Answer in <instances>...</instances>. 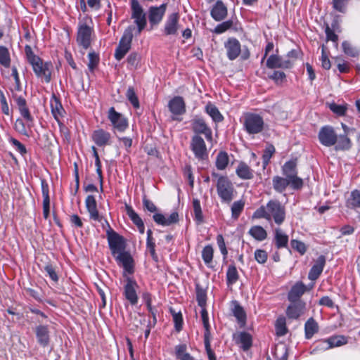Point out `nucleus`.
Instances as JSON below:
<instances>
[{
  "instance_id": "obj_1",
  "label": "nucleus",
  "mask_w": 360,
  "mask_h": 360,
  "mask_svg": "<svg viewBox=\"0 0 360 360\" xmlns=\"http://www.w3.org/2000/svg\"><path fill=\"white\" fill-rule=\"evenodd\" d=\"M114 259L121 270L122 278L134 276L136 261L132 252L127 249L126 240L114 231Z\"/></svg>"
},
{
  "instance_id": "obj_2",
  "label": "nucleus",
  "mask_w": 360,
  "mask_h": 360,
  "mask_svg": "<svg viewBox=\"0 0 360 360\" xmlns=\"http://www.w3.org/2000/svg\"><path fill=\"white\" fill-rule=\"evenodd\" d=\"M255 219L264 218L268 221L274 220V222L281 225L285 218V207L276 200H269L266 206H261L252 215Z\"/></svg>"
},
{
  "instance_id": "obj_3",
  "label": "nucleus",
  "mask_w": 360,
  "mask_h": 360,
  "mask_svg": "<svg viewBox=\"0 0 360 360\" xmlns=\"http://www.w3.org/2000/svg\"><path fill=\"white\" fill-rule=\"evenodd\" d=\"M25 53L27 61L32 65L36 76L44 79L45 82L49 83L51 80L52 63L51 62H43L39 56L34 54L29 46H25Z\"/></svg>"
},
{
  "instance_id": "obj_4",
  "label": "nucleus",
  "mask_w": 360,
  "mask_h": 360,
  "mask_svg": "<svg viewBox=\"0 0 360 360\" xmlns=\"http://www.w3.org/2000/svg\"><path fill=\"white\" fill-rule=\"evenodd\" d=\"M243 125L244 130L250 135L257 134L264 129V122L258 114L248 112L244 115Z\"/></svg>"
},
{
  "instance_id": "obj_5",
  "label": "nucleus",
  "mask_w": 360,
  "mask_h": 360,
  "mask_svg": "<svg viewBox=\"0 0 360 360\" xmlns=\"http://www.w3.org/2000/svg\"><path fill=\"white\" fill-rule=\"evenodd\" d=\"M91 22L90 18H85L84 21H81L78 25L77 42L84 49H87L91 41V35L93 33V27L88 24Z\"/></svg>"
},
{
  "instance_id": "obj_6",
  "label": "nucleus",
  "mask_w": 360,
  "mask_h": 360,
  "mask_svg": "<svg viewBox=\"0 0 360 360\" xmlns=\"http://www.w3.org/2000/svg\"><path fill=\"white\" fill-rule=\"evenodd\" d=\"M217 191L223 202L229 203L233 199L234 187L226 176H220L218 177Z\"/></svg>"
},
{
  "instance_id": "obj_7",
  "label": "nucleus",
  "mask_w": 360,
  "mask_h": 360,
  "mask_svg": "<svg viewBox=\"0 0 360 360\" xmlns=\"http://www.w3.org/2000/svg\"><path fill=\"white\" fill-rule=\"evenodd\" d=\"M133 39V32L131 27H128L124 32L121 37L119 44L116 48L114 57L116 60H120L129 52L131 49V41Z\"/></svg>"
},
{
  "instance_id": "obj_8",
  "label": "nucleus",
  "mask_w": 360,
  "mask_h": 360,
  "mask_svg": "<svg viewBox=\"0 0 360 360\" xmlns=\"http://www.w3.org/2000/svg\"><path fill=\"white\" fill-rule=\"evenodd\" d=\"M131 18L141 32L147 24L146 15L138 0H131Z\"/></svg>"
},
{
  "instance_id": "obj_9",
  "label": "nucleus",
  "mask_w": 360,
  "mask_h": 360,
  "mask_svg": "<svg viewBox=\"0 0 360 360\" xmlns=\"http://www.w3.org/2000/svg\"><path fill=\"white\" fill-rule=\"evenodd\" d=\"M190 148L194 156L198 160L208 158V152L204 139L199 135H194L191 141Z\"/></svg>"
},
{
  "instance_id": "obj_10",
  "label": "nucleus",
  "mask_w": 360,
  "mask_h": 360,
  "mask_svg": "<svg viewBox=\"0 0 360 360\" xmlns=\"http://www.w3.org/2000/svg\"><path fill=\"white\" fill-rule=\"evenodd\" d=\"M283 173L292 181V188L299 189L303 185L302 179L297 176L296 162L293 160L286 162L283 166Z\"/></svg>"
},
{
  "instance_id": "obj_11",
  "label": "nucleus",
  "mask_w": 360,
  "mask_h": 360,
  "mask_svg": "<svg viewBox=\"0 0 360 360\" xmlns=\"http://www.w3.org/2000/svg\"><path fill=\"white\" fill-rule=\"evenodd\" d=\"M124 285V294L126 299L130 302L131 305H135L138 302V295L136 289L139 285L134 278V276L123 278Z\"/></svg>"
},
{
  "instance_id": "obj_12",
  "label": "nucleus",
  "mask_w": 360,
  "mask_h": 360,
  "mask_svg": "<svg viewBox=\"0 0 360 360\" xmlns=\"http://www.w3.org/2000/svg\"><path fill=\"white\" fill-rule=\"evenodd\" d=\"M318 137L320 143L326 147L335 145L338 141V135L330 126L321 127L319 132Z\"/></svg>"
},
{
  "instance_id": "obj_13",
  "label": "nucleus",
  "mask_w": 360,
  "mask_h": 360,
  "mask_svg": "<svg viewBox=\"0 0 360 360\" xmlns=\"http://www.w3.org/2000/svg\"><path fill=\"white\" fill-rule=\"evenodd\" d=\"M168 108L172 114V119L173 120L180 121L181 119L179 117L186 112L185 102L181 96H175L171 99L168 103Z\"/></svg>"
},
{
  "instance_id": "obj_14",
  "label": "nucleus",
  "mask_w": 360,
  "mask_h": 360,
  "mask_svg": "<svg viewBox=\"0 0 360 360\" xmlns=\"http://www.w3.org/2000/svg\"><path fill=\"white\" fill-rule=\"evenodd\" d=\"M224 47L226 51V56L230 60L236 59L240 53V43L236 38H229L224 43Z\"/></svg>"
},
{
  "instance_id": "obj_15",
  "label": "nucleus",
  "mask_w": 360,
  "mask_h": 360,
  "mask_svg": "<svg viewBox=\"0 0 360 360\" xmlns=\"http://www.w3.org/2000/svg\"><path fill=\"white\" fill-rule=\"evenodd\" d=\"M193 131L195 135L204 134L205 139L209 141L212 140V131L204 120L201 118L195 119L192 123Z\"/></svg>"
},
{
  "instance_id": "obj_16",
  "label": "nucleus",
  "mask_w": 360,
  "mask_h": 360,
  "mask_svg": "<svg viewBox=\"0 0 360 360\" xmlns=\"http://www.w3.org/2000/svg\"><path fill=\"white\" fill-rule=\"evenodd\" d=\"M167 4H162L160 6H151L148 11V19L151 25L159 24L165 13Z\"/></svg>"
},
{
  "instance_id": "obj_17",
  "label": "nucleus",
  "mask_w": 360,
  "mask_h": 360,
  "mask_svg": "<svg viewBox=\"0 0 360 360\" xmlns=\"http://www.w3.org/2000/svg\"><path fill=\"white\" fill-rule=\"evenodd\" d=\"M37 342L43 347H46L50 342V332L48 326L39 325L35 328Z\"/></svg>"
},
{
  "instance_id": "obj_18",
  "label": "nucleus",
  "mask_w": 360,
  "mask_h": 360,
  "mask_svg": "<svg viewBox=\"0 0 360 360\" xmlns=\"http://www.w3.org/2000/svg\"><path fill=\"white\" fill-rule=\"evenodd\" d=\"M326 264V257L323 255H320L315 261L314 264L311 268L308 278L311 281H316L321 274L322 273Z\"/></svg>"
},
{
  "instance_id": "obj_19",
  "label": "nucleus",
  "mask_w": 360,
  "mask_h": 360,
  "mask_svg": "<svg viewBox=\"0 0 360 360\" xmlns=\"http://www.w3.org/2000/svg\"><path fill=\"white\" fill-rule=\"evenodd\" d=\"M287 309L286 314L288 318L292 319H298L304 314L305 309V303L302 301L291 302Z\"/></svg>"
},
{
  "instance_id": "obj_20",
  "label": "nucleus",
  "mask_w": 360,
  "mask_h": 360,
  "mask_svg": "<svg viewBox=\"0 0 360 360\" xmlns=\"http://www.w3.org/2000/svg\"><path fill=\"white\" fill-rule=\"evenodd\" d=\"M227 15V8L224 3L218 0L211 10V16L216 21L224 20Z\"/></svg>"
},
{
  "instance_id": "obj_21",
  "label": "nucleus",
  "mask_w": 360,
  "mask_h": 360,
  "mask_svg": "<svg viewBox=\"0 0 360 360\" xmlns=\"http://www.w3.org/2000/svg\"><path fill=\"white\" fill-rule=\"evenodd\" d=\"M179 15L176 13L168 16L165 25V33L167 35L175 34L178 30Z\"/></svg>"
},
{
  "instance_id": "obj_22",
  "label": "nucleus",
  "mask_w": 360,
  "mask_h": 360,
  "mask_svg": "<svg viewBox=\"0 0 360 360\" xmlns=\"http://www.w3.org/2000/svg\"><path fill=\"white\" fill-rule=\"evenodd\" d=\"M51 113L56 120L59 122L60 118L63 116L65 110L63 105L55 94H53L50 100Z\"/></svg>"
},
{
  "instance_id": "obj_23",
  "label": "nucleus",
  "mask_w": 360,
  "mask_h": 360,
  "mask_svg": "<svg viewBox=\"0 0 360 360\" xmlns=\"http://www.w3.org/2000/svg\"><path fill=\"white\" fill-rule=\"evenodd\" d=\"M306 291V286L302 283H297L290 290L288 298L290 302L300 301V297Z\"/></svg>"
},
{
  "instance_id": "obj_24",
  "label": "nucleus",
  "mask_w": 360,
  "mask_h": 360,
  "mask_svg": "<svg viewBox=\"0 0 360 360\" xmlns=\"http://www.w3.org/2000/svg\"><path fill=\"white\" fill-rule=\"evenodd\" d=\"M274 188L279 193H282L285 190L287 186H290L292 188V181L286 176L285 178L276 176L272 180Z\"/></svg>"
},
{
  "instance_id": "obj_25",
  "label": "nucleus",
  "mask_w": 360,
  "mask_h": 360,
  "mask_svg": "<svg viewBox=\"0 0 360 360\" xmlns=\"http://www.w3.org/2000/svg\"><path fill=\"white\" fill-rule=\"evenodd\" d=\"M86 209L91 219H99V214L97 210V205L93 195H88L85 200Z\"/></svg>"
},
{
  "instance_id": "obj_26",
  "label": "nucleus",
  "mask_w": 360,
  "mask_h": 360,
  "mask_svg": "<svg viewBox=\"0 0 360 360\" xmlns=\"http://www.w3.org/2000/svg\"><path fill=\"white\" fill-rule=\"evenodd\" d=\"M235 338L237 343L241 344V347L244 351H247L251 347L252 339L248 333L240 332Z\"/></svg>"
},
{
  "instance_id": "obj_27",
  "label": "nucleus",
  "mask_w": 360,
  "mask_h": 360,
  "mask_svg": "<svg viewBox=\"0 0 360 360\" xmlns=\"http://www.w3.org/2000/svg\"><path fill=\"white\" fill-rule=\"evenodd\" d=\"M92 138L98 146H102L110 140V134L103 129H98L94 132Z\"/></svg>"
},
{
  "instance_id": "obj_28",
  "label": "nucleus",
  "mask_w": 360,
  "mask_h": 360,
  "mask_svg": "<svg viewBox=\"0 0 360 360\" xmlns=\"http://www.w3.org/2000/svg\"><path fill=\"white\" fill-rule=\"evenodd\" d=\"M318 331L319 326L317 322L313 318H309L304 324L305 338L311 339Z\"/></svg>"
},
{
  "instance_id": "obj_29",
  "label": "nucleus",
  "mask_w": 360,
  "mask_h": 360,
  "mask_svg": "<svg viewBox=\"0 0 360 360\" xmlns=\"http://www.w3.org/2000/svg\"><path fill=\"white\" fill-rule=\"evenodd\" d=\"M101 223L103 231L106 233L108 246L111 251H112V230L110 227L109 222L103 217L99 215V219H94Z\"/></svg>"
},
{
  "instance_id": "obj_30",
  "label": "nucleus",
  "mask_w": 360,
  "mask_h": 360,
  "mask_svg": "<svg viewBox=\"0 0 360 360\" xmlns=\"http://www.w3.org/2000/svg\"><path fill=\"white\" fill-rule=\"evenodd\" d=\"M205 112L211 117L214 122H220L224 120L223 115L219 109L212 103H208L205 106Z\"/></svg>"
},
{
  "instance_id": "obj_31",
  "label": "nucleus",
  "mask_w": 360,
  "mask_h": 360,
  "mask_svg": "<svg viewBox=\"0 0 360 360\" xmlns=\"http://www.w3.org/2000/svg\"><path fill=\"white\" fill-rule=\"evenodd\" d=\"M128 127V120L120 113L114 110V129L124 131Z\"/></svg>"
},
{
  "instance_id": "obj_32",
  "label": "nucleus",
  "mask_w": 360,
  "mask_h": 360,
  "mask_svg": "<svg viewBox=\"0 0 360 360\" xmlns=\"http://www.w3.org/2000/svg\"><path fill=\"white\" fill-rule=\"evenodd\" d=\"M187 347L184 344L178 345L175 347V355L178 360H195L189 353L186 352Z\"/></svg>"
},
{
  "instance_id": "obj_33",
  "label": "nucleus",
  "mask_w": 360,
  "mask_h": 360,
  "mask_svg": "<svg viewBox=\"0 0 360 360\" xmlns=\"http://www.w3.org/2000/svg\"><path fill=\"white\" fill-rule=\"evenodd\" d=\"M275 242L278 248H285L288 245V236L281 229H276Z\"/></svg>"
},
{
  "instance_id": "obj_34",
  "label": "nucleus",
  "mask_w": 360,
  "mask_h": 360,
  "mask_svg": "<svg viewBox=\"0 0 360 360\" xmlns=\"http://www.w3.org/2000/svg\"><path fill=\"white\" fill-rule=\"evenodd\" d=\"M237 175L243 179H250L253 174L250 168L244 162H240L236 169Z\"/></svg>"
},
{
  "instance_id": "obj_35",
  "label": "nucleus",
  "mask_w": 360,
  "mask_h": 360,
  "mask_svg": "<svg viewBox=\"0 0 360 360\" xmlns=\"http://www.w3.org/2000/svg\"><path fill=\"white\" fill-rule=\"evenodd\" d=\"M249 233L255 240L262 241L267 236L266 231L260 226H253L249 230Z\"/></svg>"
},
{
  "instance_id": "obj_36",
  "label": "nucleus",
  "mask_w": 360,
  "mask_h": 360,
  "mask_svg": "<svg viewBox=\"0 0 360 360\" xmlns=\"http://www.w3.org/2000/svg\"><path fill=\"white\" fill-rule=\"evenodd\" d=\"M229 155L227 153L221 151L218 153L216 159V167L219 170L224 169L229 164Z\"/></svg>"
},
{
  "instance_id": "obj_37",
  "label": "nucleus",
  "mask_w": 360,
  "mask_h": 360,
  "mask_svg": "<svg viewBox=\"0 0 360 360\" xmlns=\"http://www.w3.org/2000/svg\"><path fill=\"white\" fill-rule=\"evenodd\" d=\"M239 275L236 267L234 265H230L226 272V281L228 285H233L238 280Z\"/></svg>"
},
{
  "instance_id": "obj_38",
  "label": "nucleus",
  "mask_w": 360,
  "mask_h": 360,
  "mask_svg": "<svg viewBox=\"0 0 360 360\" xmlns=\"http://www.w3.org/2000/svg\"><path fill=\"white\" fill-rule=\"evenodd\" d=\"M233 314L237 319L240 327H244L246 321V315L243 309L238 304L235 305L233 309Z\"/></svg>"
},
{
  "instance_id": "obj_39",
  "label": "nucleus",
  "mask_w": 360,
  "mask_h": 360,
  "mask_svg": "<svg viewBox=\"0 0 360 360\" xmlns=\"http://www.w3.org/2000/svg\"><path fill=\"white\" fill-rule=\"evenodd\" d=\"M347 206L351 208L360 207V191L355 190L351 193L347 200Z\"/></svg>"
},
{
  "instance_id": "obj_40",
  "label": "nucleus",
  "mask_w": 360,
  "mask_h": 360,
  "mask_svg": "<svg viewBox=\"0 0 360 360\" xmlns=\"http://www.w3.org/2000/svg\"><path fill=\"white\" fill-rule=\"evenodd\" d=\"M214 250L211 245H206L202 251V258L205 264L210 266L212 262Z\"/></svg>"
},
{
  "instance_id": "obj_41",
  "label": "nucleus",
  "mask_w": 360,
  "mask_h": 360,
  "mask_svg": "<svg viewBox=\"0 0 360 360\" xmlns=\"http://www.w3.org/2000/svg\"><path fill=\"white\" fill-rule=\"evenodd\" d=\"M201 319L205 328L204 338L211 337L210 326L209 323L208 314L205 308L201 309Z\"/></svg>"
},
{
  "instance_id": "obj_42",
  "label": "nucleus",
  "mask_w": 360,
  "mask_h": 360,
  "mask_svg": "<svg viewBox=\"0 0 360 360\" xmlns=\"http://www.w3.org/2000/svg\"><path fill=\"white\" fill-rule=\"evenodd\" d=\"M11 63L10 54L8 49L0 46V64L5 68H8Z\"/></svg>"
},
{
  "instance_id": "obj_43",
  "label": "nucleus",
  "mask_w": 360,
  "mask_h": 360,
  "mask_svg": "<svg viewBox=\"0 0 360 360\" xmlns=\"http://www.w3.org/2000/svg\"><path fill=\"white\" fill-rule=\"evenodd\" d=\"M344 53L350 57H356L359 55V51L353 46L349 42L345 41L342 44Z\"/></svg>"
},
{
  "instance_id": "obj_44",
  "label": "nucleus",
  "mask_w": 360,
  "mask_h": 360,
  "mask_svg": "<svg viewBox=\"0 0 360 360\" xmlns=\"http://www.w3.org/2000/svg\"><path fill=\"white\" fill-rule=\"evenodd\" d=\"M88 69L90 72H93L99 62L98 55L94 51L89 52L88 54Z\"/></svg>"
},
{
  "instance_id": "obj_45",
  "label": "nucleus",
  "mask_w": 360,
  "mask_h": 360,
  "mask_svg": "<svg viewBox=\"0 0 360 360\" xmlns=\"http://www.w3.org/2000/svg\"><path fill=\"white\" fill-rule=\"evenodd\" d=\"M281 65V57L277 55H271L266 60V66L269 68H280Z\"/></svg>"
},
{
  "instance_id": "obj_46",
  "label": "nucleus",
  "mask_w": 360,
  "mask_h": 360,
  "mask_svg": "<svg viewBox=\"0 0 360 360\" xmlns=\"http://www.w3.org/2000/svg\"><path fill=\"white\" fill-rule=\"evenodd\" d=\"M245 203L242 200L236 201L231 206V216L232 218L236 219L238 218L241 212L243 210Z\"/></svg>"
},
{
  "instance_id": "obj_47",
  "label": "nucleus",
  "mask_w": 360,
  "mask_h": 360,
  "mask_svg": "<svg viewBox=\"0 0 360 360\" xmlns=\"http://www.w3.org/2000/svg\"><path fill=\"white\" fill-rule=\"evenodd\" d=\"M21 116L25 120L26 124L28 128H31L33 126L34 119L31 115L30 110L27 106L19 108Z\"/></svg>"
},
{
  "instance_id": "obj_48",
  "label": "nucleus",
  "mask_w": 360,
  "mask_h": 360,
  "mask_svg": "<svg viewBox=\"0 0 360 360\" xmlns=\"http://www.w3.org/2000/svg\"><path fill=\"white\" fill-rule=\"evenodd\" d=\"M337 142L336 149L338 150H347L350 148V140L347 135H340L338 137Z\"/></svg>"
},
{
  "instance_id": "obj_49",
  "label": "nucleus",
  "mask_w": 360,
  "mask_h": 360,
  "mask_svg": "<svg viewBox=\"0 0 360 360\" xmlns=\"http://www.w3.org/2000/svg\"><path fill=\"white\" fill-rule=\"evenodd\" d=\"M193 211H194L195 219L198 222L202 221L203 215H202V209H201L200 202L198 199L194 198L193 200Z\"/></svg>"
},
{
  "instance_id": "obj_50",
  "label": "nucleus",
  "mask_w": 360,
  "mask_h": 360,
  "mask_svg": "<svg viewBox=\"0 0 360 360\" xmlns=\"http://www.w3.org/2000/svg\"><path fill=\"white\" fill-rule=\"evenodd\" d=\"M276 332L277 335L283 336L287 333V328L285 326V320L284 318H278L276 322Z\"/></svg>"
},
{
  "instance_id": "obj_51",
  "label": "nucleus",
  "mask_w": 360,
  "mask_h": 360,
  "mask_svg": "<svg viewBox=\"0 0 360 360\" xmlns=\"http://www.w3.org/2000/svg\"><path fill=\"white\" fill-rule=\"evenodd\" d=\"M328 339L331 348L344 345L347 342V338L343 335L332 336Z\"/></svg>"
},
{
  "instance_id": "obj_52",
  "label": "nucleus",
  "mask_w": 360,
  "mask_h": 360,
  "mask_svg": "<svg viewBox=\"0 0 360 360\" xmlns=\"http://www.w3.org/2000/svg\"><path fill=\"white\" fill-rule=\"evenodd\" d=\"M126 96L128 101L131 103L133 107L136 109L139 108V98L135 94L134 89L129 87L127 91Z\"/></svg>"
},
{
  "instance_id": "obj_53",
  "label": "nucleus",
  "mask_w": 360,
  "mask_h": 360,
  "mask_svg": "<svg viewBox=\"0 0 360 360\" xmlns=\"http://www.w3.org/2000/svg\"><path fill=\"white\" fill-rule=\"evenodd\" d=\"M275 152V148L272 145L268 146L262 155V160H263V167L265 168L266 166L269 164V160L272 156V155Z\"/></svg>"
},
{
  "instance_id": "obj_54",
  "label": "nucleus",
  "mask_w": 360,
  "mask_h": 360,
  "mask_svg": "<svg viewBox=\"0 0 360 360\" xmlns=\"http://www.w3.org/2000/svg\"><path fill=\"white\" fill-rule=\"evenodd\" d=\"M127 213L130 219L136 225V226L143 223L141 217L131 207L127 206Z\"/></svg>"
},
{
  "instance_id": "obj_55",
  "label": "nucleus",
  "mask_w": 360,
  "mask_h": 360,
  "mask_svg": "<svg viewBox=\"0 0 360 360\" xmlns=\"http://www.w3.org/2000/svg\"><path fill=\"white\" fill-rule=\"evenodd\" d=\"M233 25V22L231 20H226L221 24L217 25V27L214 30V32L216 34H222L225 32L226 30L230 29Z\"/></svg>"
},
{
  "instance_id": "obj_56",
  "label": "nucleus",
  "mask_w": 360,
  "mask_h": 360,
  "mask_svg": "<svg viewBox=\"0 0 360 360\" xmlns=\"http://www.w3.org/2000/svg\"><path fill=\"white\" fill-rule=\"evenodd\" d=\"M331 349L329 339L321 340L316 347L311 352V354L317 353L319 351H325Z\"/></svg>"
},
{
  "instance_id": "obj_57",
  "label": "nucleus",
  "mask_w": 360,
  "mask_h": 360,
  "mask_svg": "<svg viewBox=\"0 0 360 360\" xmlns=\"http://www.w3.org/2000/svg\"><path fill=\"white\" fill-rule=\"evenodd\" d=\"M171 312L173 316L175 328L177 331H180L182 329V315L180 312L176 313L173 309H171Z\"/></svg>"
},
{
  "instance_id": "obj_58",
  "label": "nucleus",
  "mask_w": 360,
  "mask_h": 360,
  "mask_svg": "<svg viewBox=\"0 0 360 360\" xmlns=\"http://www.w3.org/2000/svg\"><path fill=\"white\" fill-rule=\"evenodd\" d=\"M349 0H333V7L340 13H345Z\"/></svg>"
},
{
  "instance_id": "obj_59",
  "label": "nucleus",
  "mask_w": 360,
  "mask_h": 360,
  "mask_svg": "<svg viewBox=\"0 0 360 360\" xmlns=\"http://www.w3.org/2000/svg\"><path fill=\"white\" fill-rule=\"evenodd\" d=\"M291 246L292 248L297 250L301 255H304L307 251V247L303 242H301L297 240H291Z\"/></svg>"
},
{
  "instance_id": "obj_60",
  "label": "nucleus",
  "mask_w": 360,
  "mask_h": 360,
  "mask_svg": "<svg viewBox=\"0 0 360 360\" xmlns=\"http://www.w3.org/2000/svg\"><path fill=\"white\" fill-rule=\"evenodd\" d=\"M211 337L204 338L205 348L209 360H217L214 351L211 349Z\"/></svg>"
},
{
  "instance_id": "obj_61",
  "label": "nucleus",
  "mask_w": 360,
  "mask_h": 360,
  "mask_svg": "<svg viewBox=\"0 0 360 360\" xmlns=\"http://www.w3.org/2000/svg\"><path fill=\"white\" fill-rule=\"evenodd\" d=\"M26 124L22 120L18 119L14 124L15 129L20 134L29 136V134L26 129Z\"/></svg>"
},
{
  "instance_id": "obj_62",
  "label": "nucleus",
  "mask_w": 360,
  "mask_h": 360,
  "mask_svg": "<svg viewBox=\"0 0 360 360\" xmlns=\"http://www.w3.org/2000/svg\"><path fill=\"white\" fill-rule=\"evenodd\" d=\"M255 258L258 263L264 264L267 260V253L263 250H256Z\"/></svg>"
},
{
  "instance_id": "obj_63",
  "label": "nucleus",
  "mask_w": 360,
  "mask_h": 360,
  "mask_svg": "<svg viewBox=\"0 0 360 360\" xmlns=\"http://www.w3.org/2000/svg\"><path fill=\"white\" fill-rule=\"evenodd\" d=\"M44 271L48 274V276L50 277V278L57 282L58 281V276L56 272L55 268L51 264H46L44 266Z\"/></svg>"
},
{
  "instance_id": "obj_64",
  "label": "nucleus",
  "mask_w": 360,
  "mask_h": 360,
  "mask_svg": "<svg viewBox=\"0 0 360 360\" xmlns=\"http://www.w3.org/2000/svg\"><path fill=\"white\" fill-rule=\"evenodd\" d=\"M325 32L326 34V38L328 41H332L333 42H337L338 39V35L335 33L334 30L329 27L328 25H326L325 29Z\"/></svg>"
}]
</instances>
